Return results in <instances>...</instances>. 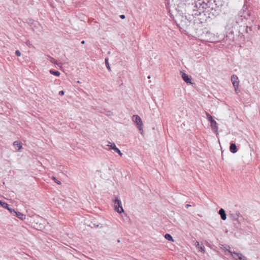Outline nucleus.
I'll return each mask as SVG.
<instances>
[{"instance_id":"f03ea898","label":"nucleus","mask_w":260,"mask_h":260,"mask_svg":"<svg viewBox=\"0 0 260 260\" xmlns=\"http://www.w3.org/2000/svg\"><path fill=\"white\" fill-rule=\"evenodd\" d=\"M231 81L235 88V92L238 93L240 91L239 89V80L238 77L235 75H232L231 76Z\"/></svg>"},{"instance_id":"f257e3e1","label":"nucleus","mask_w":260,"mask_h":260,"mask_svg":"<svg viewBox=\"0 0 260 260\" xmlns=\"http://www.w3.org/2000/svg\"><path fill=\"white\" fill-rule=\"evenodd\" d=\"M206 115L207 116V119L210 122V126L212 131L216 135H218V128L216 121L213 119L212 116L208 112H206Z\"/></svg>"},{"instance_id":"20e7f679","label":"nucleus","mask_w":260,"mask_h":260,"mask_svg":"<svg viewBox=\"0 0 260 260\" xmlns=\"http://www.w3.org/2000/svg\"><path fill=\"white\" fill-rule=\"evenodd\" d=\"M133 120L137 124V127L140 131H143V122L139 116L135 115L133 116Z\"/></svg>"},{"instance_id":"7ed1b4c3","label":"nucleus","mask_w":260,"mask_h":260,"mask_svg":"<svg viewBox=\"0 0 260 260\" xmlns=\"http://www.w3.org/2000/svg\"><path fill=\"white\" fill-rule=\"evenodd\" d=\"M114 209L119 213H121L124 212L123 209L122 207V203L120 200L116 198L114 202Z\"/></svg>"},{"instance_id":"b1692460","label":"nucleus","mask_w":260,"mask_h":260,"mask_svg":"<svg viewBox=\"0 0 260 260\" xmlns=\"http://www.w3.org/2000/svg\"><path fill=\"white\" fill-rule=\"evenodd\" d=\"M59 94L61 95H63L64 94V92L63 90L60 91Z\"/></svg>"},{"instance_id":"ddd939ff","label":"nucleus","mask_w":260,"mask_h":260,"mask_svg":"<svg viewBox=\"0 0 260 260\" xmlns=\"http://www.w3.org/2000/svg\"><path fill=\"white\" fill-rule=\"evenodd\" d=\"M50 73L51 74L54 75L56 76H59L60 75V73L58 71H53L50 70Z\"/></svg>"},{"instance_id":"6e6552de","label":"nucleus","mask_w":260,"mask_h":260,"mask_svg":"<svg viewBox=\"0 0 260 260\" xmlns=\"http://www.w3.org/2000/svg\"><path fill=\"white\" fill-rule=\"evenodd\" d=\"M230 151L232 153H236L237 152L238 149L236 145L234 143H231L230 147Z\"/></svg>"},{"instance_id":"9b49d317","label":"nucleus","mask_w":260,"mask_h":260,"mask_svg":"<svg viewBox=\"0 0 260 260\" xmlns=\"http://www.w3.org/2000/svg\"><path fill=\"white\" fill-rule=\"evenodd\" d=\"M46 58L47 60H49L51 62L55 64L56 62L55 59L50 56H47Z\"/></svg>"},{"instance_id":"6ab92c4d","label":"nucleus","mask_w":260,"mask_h":260,"mask_svg":"<svg viewBox=\"0 0 260 260\" xmlns=\"http://www.w3.org/2000/svg\"><path fill=\"white\" fill-rule=\"evenodd\" d=\"M116 152L118 153L120 156H122L123 154L121 152L120 150L119 149H117L116 150Z\"/></svg>"},{"instance_id":"412c9836","label":"nucleus","mask_w":260,"mask_h":260,"mask_svg":"<svg viewBox=\"0 0 260 260\" xmlns=\"http://www.w3.org/2000/svg\"><path fill=\"white\" fill-rule=\"evenodd\" d=\"M16 53V55L17 56H20L21 55V53L18 50H17L15 52Z\"/></svg>"},{"instance_id":"2eb2a0df","label":"nucleus","mask_w":260,"mask_h":260,"mask_svg":"<svg viewBox=\"0 0 260 260\" xmlns=\"http://www.w3.org/2000/svg\"><path fill=\"white\" fill-rule=\"evenodd\" d=\"M2 207H3L4 208H5L7 209H8L9 208V205L5 202H3Z\"/></svg>"},{"instance_id":"393cba45","label":"nucleus","mask_w":260,"mask_h":260,"mask_svg":"<svg viewBox=\"0 0 260 260\" xmlns=\"http://www.w3.org/2000/svg\"><path fill=\"white\" fill-rule=\"evenodd\" d=\"M120 17L121 18V19H124L125 18V16L124 15H121L120 16Z\"/></svg>"},{"instance_id":"f3484780","label":"nucleus","mask_w":260,"mask_h":260,"mask_svg":"<svg viewBox=\"0 0 260 260\" xmlns=\"http://www.w3.org/2000/svg\"><path fill=\"white\" fill-rule=\"evenodd\" d=\"M105 61H106V67L107 68L109 69V70H110V66H109V64L108 62V59H105Z\"/></svg>"},{"instance_id":"39448f33","label":"nucleus","mask_w":260,"mask_h":260,"mask_svg":"<svg viewBox=\"0 0 260 260\" xmlns=\"http://www.w3.org/2000/svg\"><path fill=\"white\" fill-rule=\"evenodd\" d=\"M232 256L236 260H247L246 258L241 253L230 251Z\"/></svg>"},{"instance_id":"a878e982","label":"nucleus","mask_w":260,"mask_h":260,"mask_svg":"<svg viewBox=\"0 0 260 260\" xmlns=\"http://www.w3.org/2000/svg\"><path fill=\"white\" fill-rule=\"evenodd\" d=\"M190 205H188V204H186V206H185V207H186V208H188L189 207H190Z\"/></svg>"},{"instance_id":"bb28decb","label":"nucleus","mask_w":260,"mask_h":260,"mask_svg":"<svg viewBox=\"0 0 260 260\" xmlns=\"http://www.w3.org/2000/svg\"><path fill=\"white\" fill-rule=\"evenodd\" d=\"M2 203H3V202H2V201L0 200V206H2Z\"/></svg>"},{"instance_id":"0eeeda50","label":"nucleus","mask_w":260,"mask_h":260,"mask_svg":"<svg viewBox=\"0 0 260 260\" xmlns=\"http://www.w3.org/2000/svg\"><path fill=\"white\" fill-rule=\"evenodd\" d=\"M182 78L183 80L187 83H191V77L190 76L187 75L185 73H183L182 75Z\"/></svg>"},{"instance_id":"cd10ccee","label":"nucleus","mask_w":260,"mask_h":260,"mask_svg":"<svg viewBox=\"0 0 260 260\" xmlns=\"http://www.w3.org/2000/svg\"><path fill=\"white\" fill-rule=\"evenodd\" d=\"M81 43H82V44H84L85 43V41H82L81 42Z\"/></svg>"},{"instance_id":"4be33fe9","label":"nucleus","mask_w":260,"mask_h":260,"mask_svg":"<svg viewBox=\"0 0 260 260\" xmlns=\"http://www.w3.org/2000/svg\"><path fill=\"white\" fill-rule=\"evenodd\" d=\"M195 245L198 248L199 246H200V244H199V242H198V241H196V243H195Z\"/></svg>"},{"instance_id":"f8f14e48","label":"nucleus","mask_w":260,"mask_h":260,"mask_svg":"<svg viewBox=\"0 0 260 260\" xmlns=\"http://www.w3.org/2000/svg\"><path fill=\"white\" fill-rule=\"evenodd\" d=\"M165 237L166 239L169 240V241H174V239H173L172 237L171 236V235L169 234H166L165 235Z\"/></svg>"},{"instance_id":"423d86ee","label":"nucleus","mask_w":260,"mask_h":260,"mask_svg":"<svg viewBox=\"0 0 260 260\" xmlns=\"http://www.w3.org/2000/svg\"><path fill=\"white\" fill-rule=\"evenodd\" d=\"M13 145H14V146L15 147V149L17 151L20 150L22 149V143L21 142H20V141H15L13 143Z\"/></svg>"},{"instance_id":"dca6fc26","label":"nucleus","mask_w":260,"mask_h":260,"mask_svg":"<svg viewBox=\"0 0 260 260\" xmlns=\"http://www.w3.org/2000/svg\"><path fill=\"white\" fill-rule=\"evenodd\" d=\"M52 179L55 181V182L58 184H61V182L60 181H58L56 180L55 177H52Z\"/></svg>"},{"instance_id":"aec40b11","label":"nucleus","mask_w":260,"mask_h":260,"mask_svg":"<svg viewBox=\"0 0 260 260\" xmlns=\"http://www.w3.org/2000/svg\"><path fill=\"white\" fill-rule=\"evenodd\" d=\"M117 149H118V148L116 147L115 144H113V147H112V149L114 150L116 152V150Z\"/></svg>"},{"instance_id":"5701e85b","label":"nucleus","mask_w":260,"mask_h":260,"mask_svg":"<svg viewBox=\"0 0 260 260\" xmlns=\"http://www.w3.org/2000/svg\"><path fill=\"white\" fill-rule=\"evenodd\" d=\"M8 210L10 212H16L14 209H11V208H10L9 207V208L8 209Z\"/></svg>"},{"instance_id":"1a4fd4ad","label":"nucleus","mask_w":260,"mask_h":260,"mask_svg":"<svg viewBox=\"0 0 260 260\" xmlns=\"http://www.w3.org/2000/svg\"><path fill=\"white\" fill-rule=\"evenodd\" d=\"M219 214L220 215L221 218L222 220H225L226 219V214L223 209L221 208L219 210Z\"/></svg>"},{"instance_id":"9d476101","label":"nucleus","mask_w":260,"mask_h":260,"mask_svg":"<svg viewBox=\"0 0 260 260\" xmlns=\"http://www.w3.org/2000/svg\"><path fill=\"white\" fill-rule=\"evenodd\" d=\"M16 214V216L18 218L20 219L23 220L25 218V216L23 213L19 212H15Z\"/></svg>"},{"instance_id":"4468645a","label":"nucleus","mask_w":260,"mask_h":260,"mask_svg":"<svg viewBox=\"0 0 260 260\" xmlns=\"http://www.w3.org/2000/svg\"><path fill=\"white\" fill-rule=\"evenodd\" d=\"M199 250L200 251H201L203 253H205V247L204 246L202 245V246H200L199 247H198Z\"/></svg>"},{"instance_id":"a211bd4d","label":"nucleus","mask_w":260,"mask_h":260,"mask_svg":"<svg viewBox=\"0 0 260 260\" xmlns=\"http://www.w3.org/2000/svg\"><path fill=\"white\" fill-rule=\"evenodd\" d=\"M109 144L107 145V146L110 147V149H112V147H113V145L115 144L114 143H111L110 142H109Z\"/></svg>"}]
</instances>
